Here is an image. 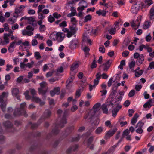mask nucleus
Returning <instances> with one entry per match:
<instances>
[{"instance_id": "63", "label": "nucleus", "mask_w": 154, "mask_h": 154, "mask_svg": "<svg viewBox=\"0 0 154 154\" xmlns=\"http://www.w3.org/2000/svg\"><path fill=\"white\" fill-rule=\"evenodd\" d=\"M81 95V92L80 90H77L75 93V97L78 98Z\"/></svg>"}, {"instance_id": "59", "label": "nucleus", "mask_w": 154, "mask_h": 154, "mask_svg": "<svg viewBox=\"0 0 154 154\" xmlns=\"http://www.w3.org/2000/svg\"><path fill=\"white\" fill-rule=\"evenodd\" d=\"M26 106V103H23L20 105V112L23 111V110H24L23 108L25 107Z\"/></svg>"}, {"instance_id": "36", "label": "nucleus", "mask_w": 154, "mask_h": 154, "mask_svg": "<svg viewBox=\"0 0 154 154\" xmlns=\"http://www.w3.org/2000/svg\"><path fill=\"white\" fill-rule=\"evenodd\" d=\"M32 101L36 103H39L41 101V99L35 96H32Z\"/></svg>"}, {"instance_id": "47", "label": "nucleus", "mask_w": 154, "mask_h": 154, "mask_svg": "<svg viewBox=\"0 0 154 154\" xmlns=\"http://www.w3.org/2000/svg\"><path fill=\"white\" fill-rule=\"evenodd\" d=\"M6 94V92H4L2 93V95L0 96V101L1 102L3 101V99L5 97Z\"/></svg>"}, {"instance_id": "61", "label": "nucleus", "mask_w": 154, "mask_h": 154, "mask_svg": "<svg viewBox=\"0 0 154 154\" xmlns=\"http://www.w3.org/2000/svg\"><path fill=\"white\" fill-rule=\"evenodd\" d=\"M38 43V41L35 39H33L32 41V46H35Z\"/></svg>"}, {"instance_id": "58", "label": "nucleus", "mask_w": 154, "mask_h": 154, "mask_svg": "<svg viewBox=\"0 0 154 154\" xmlns=\"http://www.w3.org/2000/svg\"><path fill=\"white\" fill-rule=\"evenodd\" d=\"M117 89V87H116V88H113V90L111 94L113 95L114 96H115L116 93V90Z\"/></svg>"}, {"instance_id": "54", "label": "nucleus", "mask_w": 154, "mask_h": 154, "mask_svg": "<svg viewBox=\"0 0 154 154\" xmlns=\"http://www.w3.org/2000/svg\"><path fill=\"white\" fill-rule=\"evenodd\" d=\"M97 61L96 60H93L92 63V64L91 66V68H96L97 67L96 64Z\"/></svg>"}, {"instance_id": "52", "label": "nucleus", "mask_w": 154, "mask_h": 154, "mask_svg": "<svg viewBox=\"0 0 154 154\" xmlns=\"http://www.w3.org/2000/svg\"><path fill=\"white\" fill-rule=\"evenodd\" d=\"M135 65V62L134 61H131L129 65V67L130 69L133 68Z\"/></svg>"}, {"instance_id": "7", "label": "nucleus", "mask_w": 154, "mask_h": 154, "mask_svg": "<svg viewBox=\"0 0 154 154\" xmlns=\"http://www.w3.org/2000/svg\"><path fill=\"white\" fill-rule=\"evenodd\" d=\"M12 95L15 97L17 100H20V92L18 88H12Z\"/></svg>"}, {"instance_id": "34", "label": "nucleus", "mask_w": 154, "mask_h": 154, "mask_svg": "<svg viewBox=\"0 0 154 154\" xmlns=\"http://www.w3.org/2000/svg\"><path fill=\"white\" fill-rule=\"evenodd\" d=\"M28 125L30 126L32 129H34L37 127L38 125V124L36 123L32 124L31 122H29L28 123Z\"/></svg>"}, {"instance_id": "53", "label": "nucleus", "mask_w": 154, "mask_h": 154, "mask_svg": "<svg viewBox=\"0 0 154 154\" xmlns=\"http://www.w3.org/2000/svg\"><path fill=\"white\" fill-rule=\"evenodd\" d=\"M29 92L28 91H26L24 93V95L25 96L27 100H29L30 99V97L29 95Z\"/></svg>"}, {"instance_id": "25", "label": "nucleus", "mask_w": 154, "mask_h": 154, "mask_svg": "<svg viewBox=\"0 0 154 154\" xmlns=\"http://www.w3.org/2000/svg\"><path fill=\"white\" fill-rule=\"evenodd\" d=\"M152 99H149L147 102L146 103L143 105V107L144 108L148 107L149 109L152 106V105L151 104V103L152 102Z\"/></svg>"}, {"instance_id": "15", "label": "nucleus", "mask_w": 154, "mask_h": 154, "mask_svg": "<svg viewBox=\"0 0 154 154\" xmlns=\"http://www.w3.org/2000/svg\"><path fill=\"white\" fill-rule=\"evenodd\" d=\"M95 114L93 111L91 110L88 114L84 117V119H88V120H90V121H91V119L94 116Z\"/></svg>"}, {"instance_id": "16", "label": "nucleus", "mask_w": 154, "mask_h": 154, "mask_svg": "<svg viewBox=\"0 0 154 154\" xmlns=\"http://www.w3.org/2000/svg\"><path fill=\"white\" fill-rule=\"evenodd\" d=\"M101 104L99 103H97L95 104L93 107V109L91 110V111H93L94 113L95 114L96 112H98L100 109V107Z\"/></svg>"}, {"instance_id": "8", "label": "nucleus", "mask_w": 154, "mask_h": 154, "mask_svg": "<svg viewBox=\"0 0 154 154\" xmlns=\"http://www.w3.org/2000/svg\"><path fill=\"white\" fill-rule=\"evenodd\" d=\"M144 3L140 2V5L142 8H144L150 6L153 3V1L152 0H143Z\"/></svg>"}, {"instance_id": "4", "label": "nucleus", "mask_w": 154, "mask_h": 154, "mask_svg": "<svg viewBox=\"0 0 154 154\" xmlns=\"http://www.w3.org/2000/svg\"><path fill=\"white\" fill-rule=\"evenodd\" d=\"M40 85L41 88L38 89L39 93L43 95H45L47 90L46 84L45 82H42L40 83Z\"/></svg>"}, {"instance_id": "10", "label": "nucleus", "mask_w": 154, "mask_h": 154, "mask_svg": "<svg viewBox=\"0 0 154 154\" xmlns=\"http://www.w3.org/2000/svg\"><path fill=\"white\" fill-rule=\"evenodd\" d=\"M117 129L116 128H114L112 129L109 131L106 134L105 138L107 139L109 137L112 136L117 131Z\"/></svg>"}, {"instance_id": "50", "label": "nucleus", "mask_w": 154, "mask_h": 154, "mask_svg": "<svg viewBox=\"0 0 154 154\" xmlns=\"http://www.w3.org/2000/svg\"><path fill=\"white\" fill-rule=\"evenodd\" d=\"M53 91H54L56 94L58 95L60 93V88L59 87H56L54 88Z\"/></svg>"}, {"instance_id": "13", "label": "nucleus", "mask_w": 154, "mask_h": 154, "mask_svg": "<svg viewBox=\"0 0 154 154\" xmlns=\"http://www.w3.org/2000/svg\"><path fill=\"white\" fill-rule=\"evenodd\" d=\"M9 36L10 35L4 34L3 36L4 41H2V42H1V44L2 45H4L9 43Z\"/></svg>"}, {"instance_id": "29", "label": "nucleus", "mask_w": 154, "mask_h": 154, "mask_svg": "<svg viewBox=\"0 0 154 154\" xmlns=\"http://www.w3.org/2000/svg\"><path fill=\"white\" fill-rule=\"evenodd\" d=\"M104 128L102 127H98L95 130V132L97 134H100L103 130Z\"/></svg>"}, {"instance_id": "38", "label": "nucleus", "mask_w": 154, "mask_h": 154, "mask_svg": "<svg viewBox=\"0 0 154 154\" xmlns=\"http://www.w3.org/2000/svg\"><path fill=\"white\" fill-rule=\"evenodd\" d=\"M39 29L41 32H43L46 29V27L44 25H40Z\"/></svg>"}, {"instance_id": "42", "label": "nucleus", "mask_w": 154, "mask_h": 154, "mask_svg": "<svg viewBox=\"0 0 154 154\" xmlns=\"http://www.w3.org/2000/svg\"><path fill=\"white\" fill-rule=\"evenodd\" d=\"M35 57L37 59H39L41 58V56L38 52H35L34 53Z\"/></svg>"}, {"instance_id": "26", "label": "nucleus", "mask_w": 154, "mask_h": 154, "mask_svg": "<svg viewBox=\"0 0 154 154\" xmlns=\"http://www.w3.org/2000/svg\"><path fill=\"white\" fill-rule=\"evenodd\" d=\"M102 109L103 110V113H104L107 114L108 113L107 106L106 104H104L102 105Z\"/></svg>"}, {"instance_id": "19", "label": "nucleus", "mask_w": 154, "mask_h": 154, "mask_svg": "<svg viewBox=\"0 0 154 154\" xmlns=\"http://www.w3.org/2000/svg\"><path fill=\"white\" fill-rule=\"evenodd\" d=\"M96 79L94 81V84L96 86L97 85L99 82V80L101 77V75L100 72H98L96 75Z\"/></svg>"}, {"instance_id": "35", "label": "nucleus", "mask_w": 154, "mask_h": 154, "mask_svg": "<svg viewBox=\"0 0 154 154\" xmlns=\"http://www.w3.org/2000/svg\"><path fill=\"white\" fill-rule=\"evenodd\" d=\"M79 66V65L77 63H73L71 67V70L73 71Z\"/></svg>"}, {"instance_id": "56", "label": "nucleus", "mask_w": 154, "mask_h": 154, "mask_svg": "<svg viewBox=\"0 0 154 154\" xmlns=\"http://www.w3.org/2000/svg\"><path fill=\"white\" fill-rule=\"evenodd\" d=\"M34 62L33 61H31L30 63H29L26 64V66L30 68L32 67Z\"/></svg>"}, {"instance_id": "41", "label": "nucleus", "mask_w": 154, "mask_h": 154, "mask_svg": "<svg viewBox=\"0 0 154 154\" xmlns=\"http://www.w3.org/2000/svg\"><path fill=\"white\" fill-rule=\"evenodd\" d=\"M116 28H112L110 29V30H109L108 31L110 34L114 35L116 33Z\"/></svg>"}, {"instance_id": "21", "label": "nucleus", "mask_w": 154, "mask_h": 154, "mask_svg": "<svg viewBox=\"0 0 154 154\" xmlns=\"http://www.w3.org/2000/svg\"><path fill=\"white\" fill-rule=\"evenodd\" d=\"M74 129V127L72 126L68 127L66 130L65 135L66 136L70 134Z\"/></svg>"}, {"instance_id": "39", "label": "nucleus", "mask_w": 154, "mask_h": 154, "mask_svg": "<svg viewBox=\"0 0 154 154\" xmlns=\"http://www.w3.org/2000/svg\"><path fill=\"white\" fill-rule=\"evenodd\" d=\"M92 18V16L90 15H88L85 17L84 21L87 22L88 21L91 20Z\"/></svg>"}, {"instance_id": "6", "label": "nucleus", "mask_w": 154, "mask_h": 154, "mask_svg": "<svg viewBox=\"0 0 154 154\" xmlns=\"http://www.w3.org/2000/svg\"><path fill=\"white\" fill-rule=\"evenodd\" d=\"M14 114L15 116H20L21 115H23L26 117L28 116L24 110H23V111L20 112V109L18 108L15 109L14 112Z\"/></svg>"}, {"instance_id": "48", "label": "nucleus", "mask_w": 154, "mask_h": 154, "mask_svg": "<svg viewBox=\"0 0 154 154\" xmlns=\"http://www.w3.org/2000/svg\"><path fill=\"white\" fill-rule=\"evenodd\" d=\"M48 20L50 22L52 23L54 20V18L50 15L48 18Z\"/></svg>"}, {"instance_id": "27", "label": "nucleus", "mask_w": 154, "mask_h": 154, "mask_svg": "<svg viewBox=\"0 0 154 154\" xmlns=\"http://www.w3.org/2000/svg\"><path fill=\"white\" fill-rule=\"evenodd\" d=\"M144 57L143 55L141 54L140 57L137 59V62H138L140 64H142L144 61Z\"/></svg>"}, {"instance_id": "44", "label": "nucleus", "mask_w": 154, "mask_h": 154, "mask_svg": "<svg viewBox=\"0 0 154 154\" xmlns=\"http://www.w3.org/2000/svg\"><path fill=\"white\" fill-rule=\"evenodd\" d=\"M144 124V123L140 121L137 124L136 128L137 127L142 128Z\"/></svg>"}, {"instance_id": "20", "label": "nucleus", "mask_w": 154, "mask_h": 154, "mask_svg": "<svg viewBox=\"0 0 154 154\" xmlns=\"http://www.w3.org/2000/svg\"><path fill=\"white\" fill-rule=\"evenodd\" d=\"M117 147V145H114L112 146L106 152L103 154H112L115 151V149Z\"/></svg>"}, {"instance_id": "46", "label": "nucleus", "mask_w": 154, "mask_h": 154, "mask_svg": "<svg viewBox=\"0 0 154 154\" xmlns=\"http://www.w3.org/2000/svg\"><path fill=\"white\" fill-rule=\"evenodd\" d=\"M154 68V62L152 61L151 62L149 65V66L148 68V69H152Z\"/></svg>"}, {"instance_id": "55", "label": "nucleus", "mask_w": 154, "mask_h": 154, "mask_svg": "<svg viewBox=\"0 0 154 154\" xmlns=\"http://www.w3.org/2000/svg\"><path fill=\"white\" fill-rule=\"evenodd\" d=\"M27 20L28 21V23L32 22H35V18L32 17H28Z\"/></svg>"}, {"instance_id": "40", "label": "nucleus", "mask_w": 154, "mask_h": 154, "mask_svg": "<svg viewBox=\"0 0 154 154\" xmlns=\"http://www.w3.org/2000/svg\"><path fill=\"white\" fill-rule=\"evenodd\" d=\"M135 25L136 26V28H135V29H137L138 28L140 23L139 18H137L136 20L135 21Z\"/></svg>"}, {"instance_id": "64", "label": "nucleus", "mask_w": 154, "mask_h": 154, "mask_svg": "<svg viewBox=\"0 0 154 154\" xmlns=\"http://www.w3.org/2000/svg\"><path fill=\"white\" fill-rule=\"evenodd\" d=\"M1 109L3 112H4L5 111L6 105L4 103H2L1 106Z\"/></svg>"}, {"instance_id": "18", "label": "nucleus", "mask_w": 154, "mask_h": 154, "mask_svg": "<svg viewBox=\"0 0 154 154\" xmlns=\"http://www.w3.org/2000/svg\"><path fill=\"white\" fill-rule=\"evenodd\" d=\"M51 114V111L48 109L45 110L43 114L42 117L44 118H49Z\"/></svg>"}, {"instance_id": "17", "label": "nucleus", "mask_w": 154, "mask_h": 154, "mask_svg": "<svg viewBox=\"0 0 154 154\" xmlns=\"http://www.w3.org/2000/svg\"><path fill=\"white\" fill-rule=\"evenodd\" d=\"M16 45V41H14L10 43L8 48V50L11 53L13 51H14V48H15V46Z\"/></svg>"}, {"instance_id": "11", "label": "nucleus", "mask_w": 154, "mask_h": 154, "mask_svg": "<svg viewBox=\"0 0 154 154\" xmlns=\"http://www.w3.org/2000/svg\"><path fill=\"white\" fill-rule=\"evenodd\" d=\"M121 106L118 103L116 105V106L113 108L112 110V116L114 117H115L119 110L121 109Z\"/></svg>"}, {"instance_id": "3", "label": "nucleus", "mask_w": 154, "mask_h": 154, "mask_svg": "<svg viewBox=\"0 0 154 154\" xmlns=\"http://www.w3.org/2000/svg\"><path fill=\"white\" fill-rule=\"evenodd\" d=\"M4 126L8 131L14 132V129L13 127V125L9 121H5L3 123Z\"/></svg>"}, {"instance_id": "5", "label": "nucleus", "mask_w": 154, "mask_h": 154, "mask_svg": "<svg viewBox=\"0 0 154 154\" xmlns=\"http://www.w3.org/2000/svg\"><path fill=\"white\" fill-rule=\"evenodd\" d=\"M142 8L141 5H140V3H136L134 4L132 7L131 9V12L132 13L134 14L137 13L139 10L140 8Z\"/></svg>"}, {"instance_id": "33", "label": "nucleus", "mask_w": 154, "mask_h": 154, "mask_svg": "<svg viewBox=\"0 0 154 154\" xmlns=\"http://www.w3.org/2000/svg\"><path fill=\"white\" fill-rule=\"evenodd\" d=\"M143 72V71L142 70H139L138 71H135V75L136 77H138L142 75Z\"/></svg>"}, {"instance_id": "14", "label": "nucleus", "mask_w": 154, "mask_h": 154, "mask_svg": "<svg viewBox=\"0 0 154 154\" xmlns=\"http://www.w3.org/2000/svg\"><path fill=\"white\" fill-rule=\"evenodd\" d=\"M22 9H20L19 8H17L15 9V13L13 14V16L17 18L19 16H22L23 13L22 12Z\"/></svg>"}, {"instance_id": "51", "label": "nucleus", "mask_w": 154, "mask_h": 154, "mask_svg": "<svg viewBox=\"0 0 154 154\" xmlns=\"http://www.w3.org/2000/svg\"><path fill=\"white\" fill-rule=\"evenodd\" d=\"M122 98V96H117L116 97V102L117 103V102H118L119 101H121Z\"/></svg>"}, {"instance_id": "12", "label": "nucleus", "mask_w": 154, "mask_h": 154, "mask_svg": "<svg viewBox=\"0 0 154 154\" xmlns=\"http://www.w3.org/2000/svg\"><path fill=\"white\" fill-rule=\"evenodd\" d=\"M78 43V40L77 39H74L70 42L69 47L72 49H74L76 48Z\"/></svg>"}, {"instance_id": "62", "label": "nucleus", "mask_w": 154, "mask_h": 154, "mask_svg": "<svg viewBox=\"0 0 154 154\" xmlns=\"http://www.w3.org/2000/svg\"><path fill=\"white\" fill-rule=\"evenodd\" d=\"M60 27H64L67 26V24L65 21H63L62 23L59 24Z\"/></svg>"}, {"instance_id": "23", "label": "nucleus", "mask_w": 154, "mask_h": 154, "mask_svg": "<svg viewBox=\"0 0 154 154\" xmlns=\"http://www.w3.org/2000/svg\"><path fill=\"white\" fill-rule=\"evenodd\" d=\"M139 116L137 113L135 114L131 120V123L134 125L136 122L137 120V118Z\"/></svg>"}, {"instance_id": "57", "label": "nucleus", "mask_w": 154, "mask_h": 154, "mask_svg": "<svg viewBox=\"0 0 154 154\" xmlns=\"http://www.w3.org/2000/svg\"><path fill=\"white\" fill-rule=\"evenodd\" d=\"M26 29L30 30V31H30H33L34 29V28L31 25H29L26 27Z\"/></svg>"}, {"instance_id": "24", "label": "nucleus", "mask_w": 154, "mask_h": 154, "mask_svg": "<svg viewBox=\"0 0 154 154\" xmlns=\"http://www.w3.org/2000/svg\"><path fill=\"white\" fill-rule=\"evenodd\" d=\"M96 13L98 14L99 16L102 15L104 17L106 16V12L105 10L100 9L96 11Z\"/></svg>"}, {"instance_id": "49", "label": "nucleus", "mask_w": 154, "mask_h": 154, "mask_svg": "<svg viewBox=\"0 0 154 154\" xmlns=\"http://www.w3.org/2000/svg\"><path fill=\"white\" fill-rule=\"evenodd\" d=\"M129 133L130 132L129 131V130L127 129L123 131V134L122 135V137H123V136H124L125 135L126 136L128 135Z\"/></svg>"}, {"instance_id": "37", "label": "nucleus", "mask_w": 154, "mask_h": 154, "mask_svg": "<svg viewBox=\"0 0 154 154\" xmlns=\"http://www.w3.org/2000/svg\"><path fill=\"white\" fill-rule=\"evenodd\" d=\"M45 8V6L44 5H40L38 7V11L37 13L41 12L42 11V9Z\"/></svg>"}, {"instance_id": "30", "label": "nucleus", "mask_w": 154, "mask_h": 154, "mask_svg": "<svg viewBox=\"0 0 154 154\" xmlns=\"http://www.w3.org/2000/svg\"><path fill=\"white\" fill-rule=\"evenodd\" d=\"M150 22L149 21H146L144 23V24L143 25V28L145 29H148L150 26Z\"/></svg>"}, {"instance_id": "1", "label": "nucleus", "mask_w": 154, "mask_h": 154, "mask_svg": "<svg viewBox=\"0 0 154 154\" xmlns=\"http://www.w3.org/2000/svg\"><path fill=\"white\" fill-rule=\"evenodd\" d=\"M67 114V112L66 110H65L63 113V118L60 122L58 125H56L55 128L52 130V133L54 135H57L59 133V130L58 128H63L64 126V125L66 123L67 121L66 116Z\"/></svg>"}, {"instance_id": "9", "label": "nucleus", "mask_w": 154, "mask_h": 154, "mask_svg": "<svg viewBox=\"0 0 154 154\" xmlns=\"http://www.w3.org/2000/svg\"><path fill=\"white\" fill-rule=\"evenodd\" d=\"M112 61L111 60H108L106 63L103 64L102 65L100 66V67H103V70L106 72L109 68Z\"/></svg>"}, {"instance_id": "45", "label": "nucleus", "mask_w": 154, "mask_h": 154, "mask_svg": "<svg viewBox=\"0 0 154 154\" xmlns=\"http://www.w3.org/2000/svg\"><path fill=\"white\" fill-rule=\"evenodd\" d=\"M135 94V91L134 90H132L130 91L128 94L129 97H131L134 96Z\"/></svg>"}, {"instance_id": "2", "label": "nucleus", "mask_w": 154, "mask_h": 154, "mask_svg": "<svg viewBox=\"0 0 154 154\" xmlns=\"http://www.w3.org/2000/svg\"><path fill=\"white\" fill-rule=\"evenodd\" d=\"M65 36V34L64 33L58 32L55 34H51L50 37L54 40H57L58 42H60L63 40Z\"/></svg>"}, {"instance_id": "22", "label": "nucleus", "mask_w": 154, "mask_h": 154, "mask_svg": "<svg viewBox=\"0 0 154 154\" xmlns=\"http://www.w3.org/2000/svg\"><path fill=\"white\" fill-rule=\"evenodd\" d=\"M149 17L151 20L154 19V6L150 10Z\"/></svg>"}, {"instance_id": "60", "label": "nucleus", "mask_w": 154, "mask_h": 154, "mask_svg": "<svg viewBox=\"0 0 154 154\" xmlns=\"http://www.w3.org/2000/svg\"><path fill=\"white\" fill-rule=\"evenodd\" d=\"M75 34V33H73L72 32L69 31L67 33L66 36L68 38H70Z\"/></svg>"}, {"instance_id": "31", "label": "nucleus", "mask_w": 154, "mask_h": 154, "mask_svg": "<svg viewBox=\"0 0 154 154\" xmlns=\"http://www.w3.org/2000/svg\"><path fill=\"white\" fill-rule=\"evenodd\" d=\"M38 18L41 20H42L45 17V15L42 12H40L39 13H38Z\"/></svg>"}, {"instance_id": "32", "label": "nucleus", "mask_w": 154, "mask_h": 154, "mask_svg": "<svg viewBox=\"0 0 154 154\" xmlns=\"http://www.w3.org/2000/svg\"><path fill=\"white\" fill-rule=\"evenodd\" d=\"M70 30L69 31L72 32L73 33H75L76 30L75 28V25L73 24L72 26H70L69 27Z\"/></svg>"}, {"instance_id": "43", "label": "nucleus", "mask_w": 154, "mask_h": 154, "mask_svg": "<svg viewBox=\"0 0 154 154\" xmlns=\"http://www.w3.org/2000/svg\"><path fill=\"white\" fill-rule=\"evenodd\" d=\"M99 51L101 53H103L105 52V49L104 46L103 45H101L99 49Z\"/></svg>"}, {"instance_id": "28", "label": "nucleus", "mask_w": 154, "mask_h": 154, "mask_svg": "<svg viewBox=\"0 0 154 154\" xmlns=\"http://www.w3.org/2000/svg\"><path fill=\"white\" fill-rule=\"evenodd\" d=\"M83 50L85 52L86 57H88L89 55V51L90 49L88 47L85 46L83 48Z\"/></svg>"}]
</instances>
